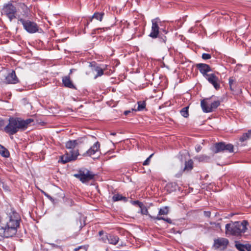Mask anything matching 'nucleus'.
<instances>
[{
    "label": "nucleus",
    "instance_id": "58836bf2",
    "mask_svg": "<svg viewBox=\"0 0 251 251\" xmlns=\"http://www.w3.org/2000/svg\"><path fill=\"white\" fill-rule=\"evenodd\" d=\"M100 240L102 241L103 242L106 243V241H107V234L105 236L101 237Z\"/></svg>",
    "mask_w": 251,
    "mask_h": 251
},
{
    "label": "nucleus",
    "instance_id": "1a4fd4ad",
    "mask_svg": "<svg viewBox=\"0 0 251 251\" xmlns=\"http://www.w3.org/2000/svg\"><path fill=\"white\" fill-rule=\"evenodd\" d=\"M74 176L82 183H84L93 179L94 178L95 174L92 172L85 169L79 170L77 174H75Z\"/></svg>",
    "mask_w": 251,
    "mask_h": 251
},
{
    "label": "nucleus",
    "instance_id": "bb28decb",
    "mask_svg": "<svg viewBox=\"0 0 251 251\" xmlns=\"http://www.w3.org/2000/svg\"><path fill=\"white\" fill-rule=\"evenodd\" d=\"M251 137V130H249L248 132L245 133L242 135L240 138V141L243 142Z\"/></svg>",
    "mask_w": 251,
    "mask_h": 251
},
{
    "label": "nucleus",
    "instance_id": "b1692460",
    "mask_svg": "<svg viewBox=\"0 0 251 251\" xmlns=\"http://www.w3.org/2000/svg\"><path fill=\"white\" fill-rule=\"evenodd\" d=\"M104 15V13L103 12H95L92 17V19H95L99 21H102L103 16ZM92 21V20H91Z\"/></svg>",
    "mask_w": 251,
    "mask_h": 251
},
{
    "label": "nucleus",
    "instance_id": "09e8293b",
    "mask_svg": "<svg viewBox=\"0 0 251 251\" xmlns=\"http://www.w3.org/2000/svg\"><path fill=\"white\" fill-rule=\"evenodd\" d=\"M77 248H79V250H80L82 248H85V247L83 246H80L78 247Z\"/></svg>",
    "mask_w": 251,
    "mask_h": 251
},
{
    "label": "nucleus",
    "instance_id": "49530a36",
    "mask_svg": "<svg viewBox=\"0 0 251 251\" xmlns=\"http://www.w3.org/2000/svg\"><path fill=\"white\" fill-rule=\"evenodd\" d=\"M45 195L47 198H48L49 199H50V200H52V197H51L50 196L49 194H46V193H45Z\"/></svg>",
    "mask_w": 251,
    "mask_h": 251
},
{
    "label": "nucleus",
    "instance_id": "a211bd4d",
    "mask_svg": "<svg viewBox=\"0 0 251 251\" xmlns=\"http://www.w3.org/2000/svg\"><path fill=\"white\" fill-rule=\"evenodd\" d=\"M62 83L65 87L70 89H76V87L73 84L72 81L71 80L69 75H66L62 77Z\"/></svg>",
    "mask_w": 251,
    "mask_h": 251
},
{
    "label": "nucleus",
    "instance_id": "4c0bfd02",
    "mask_svg": "<svg viewBox=\"0 0 251 251\" xmlns=\"http://www.w3.org/2000/svg\"><path fill=\"white\" fill-rule=\"evenodd\" d=\"M163 220L165 221V222H166L167 223H168L169 224H172V220L170 218H164V217H163Z\"/></svg>",
    "mask_w": 251,
    "mask_h": 251
},
{
    "label": "nucleus",
    "instance_id": "f03ea898",
    "mask_svg": "<svg viewBox=\"0 0 251 251\" xmlns=\"http://www.w3.org/2000/svg\"><path fill=\"white\" fill-rule=\"evenodd\" d=\"M20 217L18 213L13 211L9 214L8 221L0 228V233L5 238L14 236L20 226Z\"/></svg>",
    "mask_w": 251,
    "mask_h": 251
},
{
    "label": "nucleus",
    "instance_id": "864d4df0",
    "mask_svg": "<svg viewBox=\"0 0 251 251\" xmlns=\"http://www.w3.org/2000/svg\"><path fill=\"white\" fill-rule=\"evenodd\" d=\"M80 229L82 228V226H80Z\"/></svg>",
    "mask_w": 251,
    "mask_h": 251
},
{
    "label": "nucleus",
    "instance_id": "f8f14e48",
    "mask_svg": "<svg viewBox=\"0 0 251 251\" xmlns=\"http://www.w3.org/2000/svg\"><path fill=\"white\" fill-rule=\"evenodd\" d=\"M100 144L99 142H96L86 152L82 153L83 157H91L92 155L100 152Z\"/></svg>",
    "mask_w": 251,
    "mask_h": 251
},
{
    "label": "nucleus",
    "instance_id": "2eb2a0df",
    "mask_svg": "<svg viewBox=\"0 0 251 251\" xmlns=\"http://www.w3.org/2000/svg\"><path fill=\"white\" fill-rule=\"evenodd\" d=\"M19 80L16 75L15 71L12 70V72L9 73L5 78V82L6 84H15L19 82Z\"/></svg>",
    "mask_w": 251,
    "mask_h": 251
},
{
    "label": "nucleus",
    "instance_id": "a18cd8bd",
    "mask_svg": "<svg viewBox=\"0 0 251 251\" xmlns=\"http://www.w3.org/2000/svg\"><path fill=\"white\" fill-rule=\"evenodd\" d=\"M131 112V111L130 110H126L124 112V114L126 116L129 113H130Z\"/></svg>",
    "mask_w": 251,
    "mask_h": 251
},
{
    "label": "nucleus",
    "instance_id": "c85d7f7f",
    "mask_svg": "<svg viewBox=\"0 0 251 251\" xmlns=\"http://www.w3.org/2000/svg\"><path fill=\"white\" fill-rule=\"evenodd\" d=\"M188 109H189V106H186V107H183V108H182L180 110V113L183 117H184L185 118H187L189 117V114Z\"/></svg>",
    "mask_w": 251,
    "mask_h": 251
},
{
    "label": "nucleus",
    "instance_id": "0eeeda50",
    "mask_svg": "<svg viewBox=\"0 0 251 251\" xmlns=\"http://www.w3.org/2000/svg\"><path fill=\"white\" fill-rule=\"evenodd\" d=\"M18 21L22 24L24 29L29 33H34L39 30V26L34 22L22 18H19Z\"/></svg>",
    "mask_w": 251,
    "mask_h": 251
},
{
    "label": "nucleus",
    "instance_id": "8fccbe9b",
    "mask_svg": "<svg viewBox=\"0 0 251 251\" xmlns=\"http://www.w3.org/2000/svg\"><path fill=\"white\" fill-rule=\"evenodd\" d=\"M79 250V248H76L74 249V251H78Z\"/></svg>",
    "mask_w": 251,
    "mask_h": 251
},
{
    "label": "nucleus",
    "instance_id": "603ef678",
    "mask_svg": "<svg viewBox=\"0 0 251 251\" xmlns=\"http://www.w3.org/2000/svg\"><path fill=\"white\" fill-rule=\"evenodd\" d=\"M72 73V70H70V74H71Z\"/></svg>",
    "mask_w": 251,
    "mask_h": 251
},
{
    "label": "nucleus",
    "instance_id": "f704fd0d",
    "mask_svg": "<svg viewBox=\"0 0 251 251\" xmlns=\"http://www.w3.org/2000/svg\"><path fill=\"white\" fill-rule=\"evenodd\" d=\"M201 57L204 60H207L211 58V55L209 53H203L202 54Z\"/></svg>",
    "mask_w": 251,
    "mask_h": 251
},
{
    "label": "nucleus",
    "instance_id": "9b49d317",
    "mask_svg": "<svg viewBox=\"0 0 251 251\" xmlns=\"http://www.w3.org/2000/svg\"><path fill=\"white\" fill-rule=\"evenodd\" d=\"M228 244L229 241L226 238H218L214 239L212 248L216 250L224 251L226 249Z\"/></svg>",
    "mask_w": 251,
    "mask_h": 251
},
{
    "label": "nucleus",
    "instance_id": "473e14b6",
    "mask_svg": "<svg viewBox=\"0 0 251 251\" xmlns=\"http://www.w3.org/2000/svg\"><path fill=\"white\" fill-rule=\"evenodd\" d=\"M153 153H152L151 154L147 159L145 161H144V162L143 163V165L144 166H147V165H149L150 163V161H151V158L152 157V156L153 155Z\"/></svg>",
    "mask_w": 251,
    "mask_h": 251
},
{
    "label": "nucleus",
    "instance_id": "de8ad7c7",
    "mask_svg": "<svg viewBox=\"0 0 251 251\" xmlns=\"http://www.w3.org/2000/svg\"><path fill=\"white\" fill-rule=\"evenodd\" d=\"M104 234V232L103 230H100L99 232V235L101 236Z\"/></svg>",
    "mask_w": 251,
    "mask_h": 251
},
{
    "label": "nucleus",
    "instance_id": "393cba45",
    "mask_svg": "<svg viewBox=\"0 0 251 251\" xmlns=\"http://www.w3.org/2000/svg\"><path fill=\"white\" fill-rule=\"evenodd\" d=\"M228 80L230 89L231 91H234L236 87V81L235 79L233 77H230Z\"/></svg>",
    "mask_w": 251,
    "mask_h": 251
},
{
    "label": "nucleus",
    "instance_id": "6e6552de",
    "mask_svg": "<svg viewBox=\"0 0 251 251\" xmlns=\"http://www.w3.org/2000/svg\"><path fill=\"white\" fill-rule=\"evenodd\" d=\"M16 12V7L11 3L4 4L1 11V14L7 17L10 21L16 18L15 14Z\"/></svg>",
    "mask_w": 251,
    "mask_h": 251
},
{
    "label": "nucleus",
    "instance_id": "a878e982",
    "mask_svg": "<svg viewBox=\"0 0 251 251\" xmlns=\"http://www.w3.org/2000/svg\"><path fill=\"white\" fill-rule=\"evenodd\" d=\"M235 246L239 251H245L247 250V244L244 245L238 241L235 242Z\"/></svg>",
    "mask_w": 251,
    "mask_h": 251
},
{
    "label": "nucleus",
    "instance_id": "72a5a7b5",
    "mask_svg": "<svg viewBox=\"0 0 251 251\" xmlns=\"http://www.w3.org/2000/svg\"><path fill=\"white\" fill-rule=\"evenodd\" d=\"M21 7L24 9L25 12L24 15L25 16V17H27L28 11L27 7L25 4H21Z\"/></svg>",
    "mask_w": 251,
    "mask_h": 251
},
{
    "label": "nucleus",
    "instance_id": "c03bdc74",
    "mask_svg": "<svg viewBox=\"0 0 251 251\" xmlns=\"http://www.w3.org/2000/svg\"><path fill=\"white\" fill-rule=\"evenodd\" d=\"M68 201L70 203V205H74V201L72 200V199H68Z\"/></svg>",
    "mask_w": 251,
    "mask_h": 251
},
{
    "label": "nucleus",
    "instance_id": "412c9836",
    "mask_svg": "<svg viewBox=\"0 0 251 251\" xmlns=\"http://www.w3.org/2000/svg\"><path fill=\"white\" fill-rule=\"evenodd\" d=\"M134 203L137 204L140 208L141 212L143 215H147L148 213L147 207L143 204V203L138 201H133Z\"/></svg>",
    "mask_w": 251,
    "mask_h": 251
},
{
    "label": "nucleus",
    "instance_id": "4468645a",
    "mask_svg": "<svg viewBox=\"0 0 251 251\" xmlns=\"http://www.w3.org/2000/svg\"><path fill=\"white\" fill-rule=\"evenodd\" d=\"M91 66L92 67V70L97 72V75L95 76V79H96L99 76H101L104 74V71L106 70L107 65H98L95 62L94 64L91 63Z\"/></svg>",
    "mask_w": 251,
    "mask_h": 251
},
{
    "label": "nucleus",
    "instance_id": "9d476101",
    "mask_svg": "<svg viewBox=\"0 0 251 251\" xmlns=\"http://www.w3.org/2000/svg\"><path fill=\"white\" fill-rule=\"evenodd\" d=\"M214 153H217L219 152L226 151L229 152H233L234 147L231 144H226L224 142H219L214 145Z\"/></svg>",
    "mask_w": 251,
    "mask_h": 251
},
{
    "label": "nucleus",
    "instance_id": "4be33fe9",
    "mask_svg": "<svg viewBox=\"0 0 251 251\" xmlns=\"http://www.w3.org/2000/svg\"><path fill=\"white\" fill-rule=\"evenodd\" d=\"M138 107L137 109H132V111H143L146 109V102L144 100H140L137 102Z\"/></svg>",
    "mask_w": 251,
    "mask_h": 251
},
{
    "label": "nucleus",
    "instance_id": "a19ab883",
    "mask_svg": "<svg viewBox=\"0 0 251 251\" xmlns=\"http://www.w3.org/2000/svg\"><path fill=\"white\" fill-rule=\"evenodd\" d=\"M196 151L199 152L201 149V147L200 145H197L195 148Z\"/></svg>",
    "mask_w": 251,
    "mask_h": 251
},
{
    "label": "nucleus",
    "instance_id": "20e7f679",
    "mask_svg": "<svg viewBox=\"0 0 251 251\" xmlns=\"http://www.w3.org/2000/svg\"><path fill=\"white\" fill-rule=\"evenodd\" d=\"M83 139H80L74 140H69L66 143L65 147L69 151H67L65 154L60 157L61 162L65 164L67 162L75 160L79 154L78 150H74L75 147L79 143L83 142Z\"/></svg>",
    "mask_w": 251,
    "mask_h": 251
},
{
    "label": "nucleus",
    "instance_id": "c9c22d12",
    "mask_svg": "<svg viewBox=\"0 0 251 251\" xmlns=\"http://www.w3.org/2000/svg\"><path fill=\"white\" fill-rule=\"evenodd\" d=\"M5 126V122L2 118H0V129H4V127Z\"/></svg>",
    "mask_w": 251,
    "mask_h": 251
},
{
    "label": "nucleus",
    "instance_id": "c756f323",
    "mask_svg": "<svg viewBox=\"0 0 251 251\" xmlns=\"http://www.w3.org/2000/svg\"><path fill=\"white\" fill-rule=\"evenodd\" d=\"M169 207L167 206L160 208L158 212V215L160 216L162 215H167L169 212Z\"/></svg>",
    "mask_w": 251,
    "mask_h": 251
},
{
    "label": "nucleus",
    "instance_id": "6ab92c4d",
    "mask_svg": "<svg viewBox=\"0 0 251 251\" xmlns=\"http://www.w3.org/2000/svg\"><path fill=\"white\" fill-rule=\"evenodd\" d=\"M107 239L108 243L113 245H117L120 240L118 236L113 234H107Z\"/></svg>",
    "mask_w": 251,
    "mask_h": 251
},
{
    "label": "nucleus",
    "instance_id": "7c9ffc66",
    "mask_svg": "<svg viewBox=\"0 0 251 251\" xmlns=\"http://www.w3.org/2000/svg\"><path fill=\"white\" fill-rule=\"evenodd\" d=\"M210 225L212 227L217 230H221V226L220 223L215 222H210Z\"/></svg>",
    "mask_w": 251,
    "mask_h": 251
},
{
    "label": "nucleus",
    "instance_id": "7ed1b4c3",
    "mask_svg": "<svg viewBox=\"0 0 251 251\" xmlns=\"http://www.w3.org/2000/svg\"><path fill=\"white\" fill-rule=\"evenodd\" d=\"M151 28L149 36L152 39L159 38L161 43L166 44L167 37L165 36L168 33L166 26V22L161 21L159 18L151 20Z\"/></svg>",
    "mask_w": 251,
    "mask_h": 251
},
{
    "label": "nucleus",
    "instance_id": "37998d69",
    "mask_svg": "<svg viewBox=\"0 0 251 251\" xmlns=\"http://www.w3.org/2000/svg\"><path fill=\"white\" fill-rule=\"evenodd\" d=\"M173 185V183H169V184H168L167 185V186H166V188H167V190H168L169 188H170L171 187H172Z\"/></svg>",
    "mask_w": 251,
    "mask_h": 251
},
{
    "label": "nucleus",
    "instance_id": "2f4dec72",
    "mask_svg": "<svg viewBox=\"0 0 251 251\" xmlns=\"http://www.w3.org/2000/svg\"><path fill=\"white\" fill-rule=\"evenodd\" d=\"M107 29H108L107 27L98 28H96V29H94V30H93L92 33L93 34H96L100 33V32H99L100 30V32H101V31H105L107 30Z\"/></svg>",
    "mask_w": 251,
    "mask_h": 251
},
{
    "label": "nucleus",
    "instance_id": "ea45409f",
    "mask_svg": "<svg viewBox=\"0 0 251 251\" xmlns=\"http://www.w3.org/2000/svg\"><path fill=\"white\" fill-rule=\"evenodd\" d=\"M211 215V212L210 211H204V215L206 217H210Z\"/></svg>",
    "mask_w": 251,
    "mask_h": 251
},
{
    "label": "nucleus",
    "instance_id": "ddd939ff",
    "mask_svg": "<svg viewBox=\"0 0 251 251\" xmlns=\"http://www.w3.org/2000/svg\"><path fill=\"white\" fill-rule=\"evenodd\" d=\"M206 80L211 84L216 90L220 88V84L218 77L214 74H209L205 77Z\"/></svg>",
    "mask_w": 251,
    "mask_h": 251
},
{
    "label": "nucleus",
    "instance_id": "e433bc0d",
    "mask_svg": "<svg viewBox=\"0 0 251 251\" xmlns=\"http://www.w3.org/2000/svg\"><path fill=\"white\" fill-rule=\"evenodd\" d=\"M151 219H152L154 220H163V217L161 216H157L156 217L154 216H150Z\"/></svg>",
    "mask_w": 251,
    "mask_h": 251
},
{
    "label": "nucleus",
    "instance_id": "f257e3e1",
    "mask_svg": "<svg viewBox=\"0 0 251 251\" xmlns=\"http://www.w3.org/2000/svg\"><path fill=\"white\" fill-rule=\"evenodd\" d=\"M33 121L30 118L24 120L19 117H10L8 124L4 127L3 131L11 136L19 131L25 130Z\"/></svg>",
    "mask_w": 251,
    "mask_h": 251
},
{
    "label": "nucleus",
    "instance_id": "f3484780",
    "mask_svg": "<svg viewBox=\"0 0 251 251\" xmlns=\"http://www.w3.org/2000/svg\"><path fill=\"white\" fill-rule=\"evenodd\" d=\"M193 165L194 162L192 159H189V160L185 161L184 168L180 173L176 174L175 176L176 177H179L181 176L183 172H189L191 171L193 168Z\"/></svg>",
    "mask_w": 251,
    "mask_h": 251
},
{
    "label": "nucleus",
    "instance_id": "aec40b11",
    "mask_svg": "<svg viewBox=\"0 0 251 251\" xmlns=\"http://www.w3.org/2000/svg\"><path fill=\"white\" fill-rule=\"evenodd\" d=\"M112 201L116 202L117 201H123L124 202H126L128 200L127 198L123 196L122 195L120 194H115L112 198Z\"/></svg>",
    "mask_w": 251,
    "mask_h": 251
},
{
    "label": "nucleus",
    "instance_id": "dca6fc26",
    "mask_svg": "<svg viewBox=\"0 0 251 251\" xmlns=\"http://www.w3.org/2000/svg\"><path fill=\"white\" fill-rule=\"evenodd\" d=\"M196 67L204 77L209 74H207L208 72L211 71L210 66L206 64L199 63L196 64Z\"/></svg>",
    "mask_w": 251,
    "mask_h": 251
},
{
    "label": "nucleus",
    "instance_id": "39448f33",
    "mask_svg": "<svg viewBox=\"0 0 251 251\" xmlns=\"http://www.w3.org/2000/svg\"><path fill=\"white\" fill-rule=\"evenodd\" d=\"M248 225V222L246 220L227 224L225 227L226 234L227 235L241 236L242 233H245L247 230V226Z\"/></svg>",
    "mask_w": 251,
    "mask_h": 251
},
{
    "label": "nucleus",
    "instance_id": "5701e85b",
    "mask_svg": "<svg viewBox=\"0 0 251 251\" xmlns=\"http://www.w3.org/2000/svg\"><path fill=\"white\" fill-rule=\"evenodd\" d=\"M0 154L4 157H8L10 156V153L7 149L4 146L0 144Z\"/></svg>",
    "mask_w": 251,
    "mask_h": 251
},
{
    "label": "nucleus",
    "instance_id": "423d86ee",
    "mask_svg": "<svg viewBox=\"0 0 251 251\" xmlns=\"http://www.w3.org/2000/svg\"><path fill=\"white\" fill-rule=\"evenodd\" d=\"M213 97L212 96L210 98H206L201 100V105L204 112H212L220 105V100H212Z\"/></svg>",
    "mask_w": 251,
    "mask_h": 251
},
{
    "label": "nucleus",
    "instance_id": "3c124183",
    "mask_svg": "<svg viewBox=\"0 0 251 251\" xmlns=\"http://www.w3.org/2000/svg\"><path fill=\"white\" fill-rule=\"evenodd\" d=\"M110 134L112 135H116V133H114V132L111 133Z\"/></svg>",
    "mask_w": 251,
    "mask_h": 251
},
{
    "label": "nucleus",
    "instance_id": "79ce46f5",
    "mask_svg": "<svg viewBox=\"0 0 251 251\" xmlns=\"http://www.w3.org/2000/svg\"><path fill=\"white\" fill-rule=\"evenodd\" d=\"M245 251H251V244H247V250Z\"/></svg>",
    "mask_w": 251,
    "mask_h": 251
},
{
    "label": "nucleus",
    "instance_id": "cd10ccee",
    "mask_svg": "<svg viewBox=\"0 0 251 251\" xmlns=\"http://www.w3.org/2000/svg\"><path fill=\"white\" fill-rule=\"evenodd\" d=\"M195 159L198 160L199 162H205L209 159V157L206 155H200L195 156Z\"/></svg>",
    "mask_w": 251,
    "mask_h": 251
}]
</instances>
